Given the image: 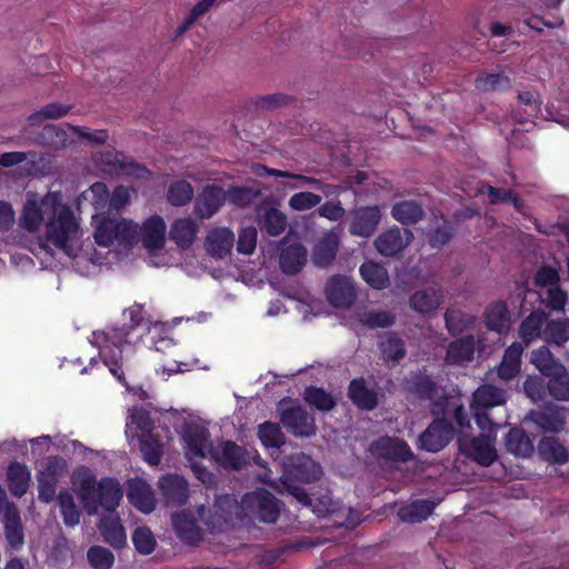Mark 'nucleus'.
I'll use <instances>...</instances> for the list:
<instances>
[{"instance_id": "f257e3e1", "label": "nucleus", "mask_w": 569, "mask_h": 569, "mask_svg": "<svg viewBox=\"0 0 569 569\" xmlns=\"http://www.w3.org/2000/svg\"><path fill=\"white\" fill-rule=\"evenodd\" d=\"M93 239L100 247L117 243L122 249H133L138 243L143 249H163L167 234L164 219L153 214L142 224L123 217H110L104 213L92 217Z\"/></svg>"}, {"instance_id": "f03ea898", "label": "nucleus", "mask_w": 569, "mask_h": 569, "mask_svg": "<svg viewBox=\"0 0 569 569\" xmlns=\"http://www.w3.org/2000/svg\"><path fill=\"white\" fill-rule=\"evenodd\" d=\"M52 210V218L46 224V238L57 249H70L68 242L77 237L79 223L72 209L62 203L58 192H48L38 203L28 199L23 206L19 226L33 233L39 230L43 221V211Z\"/></svg>"}, {"instance_id": "7ed1b4c3", "label": "nucleus", "mask_w": 569, "mask_h": 569, "mask_svg": "<svg viewBox=\"0 0 569 569\" xmlns=\"http://www.w3.org/2000/svg\"><path fill=\"white\" fill-rule=\"evenodd\" d=\"M430 412L435 418L418 437L420 450L437 453L453 440L458 431L450 419L456 422L460 433L472 429L468 412L457 397L439 398L432 403Z\"/></svg>"}, {"instance_id": "20e7f679", "label": "nucleus", "mask_w": 569, "mask_h": 569, "mask_svg": "<svg viewBox=\"0 0 569 569\" xmlns=\"http://www.w3.org/2000/svg\"><path fill=\"white\" fill-rule=\"evenodd\" d=\"M73 483L78 485L77 496L89 516L97 515L99 507L114 513L123 496L118 480L104 477L97 482L96 476L86 467L73 476Z\"/></svg>"}, {"instance_id": "39448f33", "label": "nucleus", "mask_w": 569, "mask_h": 569, "mask_svg": "<svg viewBox=\"0 0 569 569\" xmlns=\"http://www.w3.org/2000/svg\"><path fill=\"white\" fill-rule=\"evenodd\" d=\"M368 452L381 469H391L399 463L413 460L415 455L408 443L397 437L381 436L370 442Z\"/></svg>"}, {"instance_id": "423d86ee", "label": "nucleus", "mask_w": 569, "mask_h": 569, "mask_svg": "<svg viewBox=\"0 0 569 569\" xmlns=\"http://www.w3.org/2000/svg\"><path fill=\"white\" fill-rule=\"evenodd\" d=\"M283 503L267 489L247 492L241 500V509L250 519L264 523H276Z\"/></svg>"}, {"instance_id": "0eeeda50", "label": "nucleus", "mask_w": 569, "mask_h": 569, "mask_svg": "<svg viewBox=\"0 0 569 569\" xmlns=\"http://www.w3.org/2000/svg\"><path fill=\"white\" fill-rule=\"evenodd\" d=\"M280 422L297 438H310L317 432L313 415L290 398H283L278 405Z\"/></svg>"}, {"instance_id": "6e6552de", "label": "nucleus", "mask_w": 569, "mask_h": 569, "mask_svg": "<svg viewBox=\"0 0 569 569\" xmlns=\"http://www.w3.org/2000/svg\"><path fill=\"white\" fill-rule=\"evenodd\" d=\"M321 466L303 452L290 455L283 458L282 485L288 482L313 483L322 476Z\"/></svg>"}, {"instance_id": "1a4fd4ad", "label": "nucleus", "mask_w": 569, "mask_h": 569, "mask_svg": "<svg viewBox=\"0 0 569 569\" xmlns=\"http://www.w3.org/2000/svg\"><path fill=\"white\" fill-rule=\"evenodd\" d=\"M522 422H532L539 431L545 435L551 433L550 436L561 432L567 425L563 408L553 403L529 410Z\"/></svg>"}, {"instance_id": "9d476101", "label": "nucleus", "mask_w": 569, "mask_h": 569, "mask_svg": "<svg viewBox=\"0 0 569 569\" xmlns=\"http://www.w3.org/2000/svg\"><path fill=\"white\" fill-rule=\"evenodd\" d=\"M325 295L330 306L343 310L350 309L358 298L356 283L343 274H333L327 280Z\"/></svg>"}, {"instance_id": "9b49d317", "label": "nucleus", "mask_w": 569, "mask_h": 569, "mask_svg": "<svg viewBox=\"0 0 569 569\" xmlns=\"http://www.w3.org/2000/svg\"><path fill=\"white\" fill-rule=\"evenodd\" d=\"M94 161L103 168L104 171L146 178L150 171L142 163L132 159L128 160L122 152L106 150L93 154Z\"/></svg>"}, {"instance_id": "f8f14e48", "label": "nucleus", "mask_w": 569, "mask_h": 569, "mask_svg": "<svg viewBox=\"0 0 569 569\" xmlns=\"http://www.w3.org/2000/svg\"><path fill=\"white\" fill-rule=\"evenodd\" d=\"M382 218L379 206H360L350 211L348 231L352 236L370 238L377 230Z\"/></svg>"}, {"instance_id": "ddd939ff", "label": "nucleus", "mask_w": 569, "mask_h": 569, "mask_svg": "<svg viewBox=\"0 0 569 569\" xmlns=\"http://www.w3.org/2000/svg\"><path fill=\"white\" fill-rule=\"evenodd\" d=\"M107 254H102L101 251H72L71 254H66V261L71 262L73 269L82 276L96 274L102 270L110 268ZM116 257H120L123 251H112ZM128 251H124L127 253Z\"/></svg>"}, {"instance_id": "4468645a", "label": "nucleus", "mask_w": 569, "mask_h": 569, "mask_svg": "<svg viewBox=\"0 0 569 569\" xmlns=\"http://www.w3.org/2000/svg\"><path fill=\"white\" fill-rule=\"evenodd\" d=\"M227 201V191L218 184H207L194 200L193 213L200 219L213 217Z\"/></svg>"}, {"instance_id": "2eb2a0df", "label": "nucleus", "mask_w": 569, "mask_h": 569, "mask_svg": "<svg viewBox=\"0 0 569 569\" xmlns=\"http://www.w3.org/2000/svg\"><path fill=\"white\" fill-rule=\"evenodd\" d=\"M401 387L407 395L419 401H430L437 395V382L427 375L426 369L410 371L401 381Z\"/></svg>"}, {"instance_id": "dca6fc26", "label": "nucleus", "mask_w": 569, "mask_h": 569, "mask_svg": "<svg viewBox=\"0 0 569 569\" xmlns=\"http://www.w3.org/2000/svg\"><path fill=\"white\" fill-rule=\"evenodd\" d=\"M2 523L8 548L16 551L20 550L24 545V530L20 511L13 502L4 505Z\"/></svg>"}, {"instance_id": "f3484780", "label": "nucleus", "mask_w": 569, "mask_h": 569, "mask_svg": "<svg viewBox=\"0 0 569 569\" xmlns=\"http://www.w3.org/2000/svg\"><path fill=\"white\" fill-rule=\"evenodd\" d=\"M495 439L490 433H481L479 437H473L468 441L466 449L461 439H459V450L468 458L476 461L482 467L491 466L498 458L496 449L488 443Z\"/></svg>"}, {"instance_id": "a211bd4d", "label": "nucleus", "mask_w": 569, "mask_h": 569, "mask_svg": "<svg viewBox=\"0 0 569 569\" xmlns=\"http://www.w3.org/2000/svg\"><path fill=\"white\" fill-rule=\"evenodd\" d=\"M149 263L153 267H182L189 273L196 271L197 268L206 269L207 266L197 259V266H193V251H147Z\"/></svg>"}, {"instance_id": "6ab92c4d", "label": "nucleus", "mask_w": 569, "mask_h": 569, "mask_svg": "<svg viewBox=\"0 0 569 569\" xmlns=\"http://www.w3.org/2000/svg\"><path fill=\"white\" fill-rule=\"evenodd\" d=\"M159 488L167 506L180 507L189 498L188 481L178 475H166L159 480Z\"/></svg>"}, {"instance_id": "aec40b11", "label": "nucleus", "mask_w": 569, "mask_h": 569, "mask_svg": "<svg viewBox=\"0 0 569 569\" xmlns=\"http://www.w3.org/2000/svg\"><path fill=\"white\" fill-rule=\"evenodd\" d=\"M213 457L221 467L231 470H241L250 465L252 458L248 449L230 440L223 442Z\"/></svg>"}, {"instance_id": "412c9836", "label": "nucleus", "mask_w": 569, "mask_h": 569, "mask_svg": "<svg viewBox=\"0 0 569 569\" xmlns=\"http://www.w3.org/2000/svg\"><path fill=\"white\" fill-rule=\"evenodd\" d=\"M172 526L177 537L188 546H198L203 540L197 519L186 511L172 515Z\"/></svg>"}, {"instance_id": "4be33fe9", "label": "nucleus", "mask_w": 569, "mask_h": 569, "mask_svg": "<svg viewBox=\"0 0 569 569\" xmlns=\"http://www.w3.org/2000/svg\"><path fill=\"white\" fill-rule=\"evenodd\" d=\"M98 530L103 541L113 549L119 550L127 545L126 531L117 515H102L98 523Z\"/></svg>"}, {"instance_id": "5701e85b", "label": "nucleus", "mask_w": 569, "mask_h": 569, "mask_svg": "<svg viewBox=\"0 0 569 569\" xmlns=\"http://www.w3.org/2000/svg\"><path fill=\"white\" fill-rule=\"evenodd\" d=\"M127 498L131 505L143 513H150L156 508V499L151 487L141 479L128 480Z\"/></svg>"}, {"instance_id": "b1692460", "label": "nucleus", "mask_w": 569, "mask_h": 569, "mask_svg": "<svg viewBox=\"0 0 569 569\" xmlns=\"http://www.w3.org/2000/svg\"><path fill=\"white\" fill-rule=\"evenodd\" d=\"M538 456L549 465H566L569 462V451L566 446L552 436H543L537 446Z\"/></svg>"}, {"instance_id": "393cba45", "label": "nucleus", "mask_w": 569, "mask_h": 569, "mask_svg": "<svg viewBox=\"0 0 569 569\" xmlns=\"http://www.w3.org/2000/svg\"><path fill=\"white\" fill-rule=\"evenodd\" d=\"M506 450L518 458H530L535 452L532 440L520 427H512L505 436Z\"/></svg>"}, {"instance_id": "a878e982", "label": "nucleus", "mask_w": 569, "mask_h": 569, "mask_svg": "<svg viewBox=\"0 0 569 569\" xmlns=\"http://www.w3.org/2000/svg\"><path fill=\"white\" fill-rule=\"evenodd\" d=\"M413 240V233L408 228L393 226L381 232L373 241L375 249H407Z\"/></svg>"}, {"instance_id": "bb28decb", "label": "nucleus", "mask_w": 569, "mask_h": 569, "mask_svg": "<svg viewBox=\"0 0 569 569\" xmlns=\"http://www.w3.org/2000/svg\"><path fill=\"white\" fill-rule=\"evenodd\" d=\"M508 396L505 389L486 383L478 387L471 398L470 408L480 407L489 409L507 402Z\"/></svg>"}, {"instance_id": "cd10ccee", "label": "nucleus", "mask_w": 569, "mask_h": 569, "mask_svg": "<svg viewBox=\"0 0 569 569\" xmlns=\"http://www.w3.org/2000/svg\"><path fill=\"white\" fill-rule=\"evenodd\" d=\"M199 227L191 218L176 219L169 230V239L173 241L179 249H188L194 241Z\"/></svg>"}, {"instance_id": "c85d7f7f", "label": "nucleus", "mask_w": 569, "mask_h": 569, "mask_svg": "<svg viewBox=\"0 0 569 569\" xmlns=\"http://www.w3.org/2000/svg\"><path fill=\"white\" fill-rule=\"evenodd\" d=\"M391 217L405 227L415 226L425 217L422 206L416 200H402L391 207Z\"/></svg>"}, {"instance_id": "c756f323", "label": "nucleus", "mask_w": 569, "mask_h": 569, "mask_svg": "<svg viewBox=\"0 0 569 569\" xmlns=\"http://www.w3.org/2000/svg\"><path fill=\"white\" fill-rule=\"evenodd\" d=\"M382 359L386 362L399 363L407 355L406 345L396 331H388L379 342Z\"/></svg>"}, {"instance_id": "7c9ffc66", "label": "nucleus", "mask_w": 569, "mask_h": 569, "mask_svg": "<svg viewBox=\"0 0 569 569\" xmlns=\"http://www.w3.org/2000/svg\"><path fill=\"white\" fill-rule=\"evenodd\" d=\"M348 396L361 410H373L378 406L377 392L367 388L363 379H353L350 382Z\"/></svg>"}, {"instance_id": "2f4dec72", "label": "nucleus", "mask_w": 569, "mask_h": 569, "mask_svg": "<svg viewBox=\"0 0 569 569\" xmlns=\"http://www.w3.org/2000/svg\"><path fill=\"white\" fill-rule=\"evenodd\" d=\"M456 232L455 224L443 217L436 218L427 231V239L431 248L441 249L450 242Z\"/></svg>"}, {"instance_id": "473e14b6", "label": "nucleus", "mask_w": 569, "mask_h": 569, "mask_svg": "<svg viewBox=\"0 0 569 569\" xmlns=\"http://www.w3.org/2000/svg\"><path fill=\"white\" fill-rule=\"evenodd\" d=\"M485 323L489 330L501 333L510 325V312L505 301H496L488 306L485 311Z\"/></svg>"}, {"instance_id": "72a5a7b5", "label": "nucleus", "mask_w": 569, "mask_h": 569, "mask_svg": "<svg viewBox=\"0 0 569 569\" xmlns=\"http://www.w3.org/2000/svg\"><path fill=\"white\" fill-rule=\"evenodd\" d=\"M441 303V295L433 288H426L416 291L409 299V306L418 313H428Z\"/></svg>"}, {"instance_id": "f704fd0d", "label": "nucleus", "mask_w": 569, "mask_h": 569, "mask_svg": "<svg viewBox=\"0 0 569 569\" xmlns=\"http://www.w3.org/2000/svg\"><path fill=\"white\" fill-rule=\"evenodd\" d=\"M8 487L12 496L22 497L29 487L30 473L27 467L14 461L11 462L8 472Z\"/></svg>"}, {"instance_id": "c9c22d12", "label": "nucleus", "mask_w": 569, "mask_h": 569, "mask_svg": "<svg viewBox=\"0 0 569 569\" xmlns=\"http://www.w3.org/2000/svg\"><path fill=\"white\" fill-rule=\"evenodd\" d=\"M436 505L430 500H416L398 511L399 518L409 523H419L426 520L433 511Z\"/></svg>"}, {"instance_id": "e433bc0d", "label": "nucleus", "mask_w": 569, "mask_h": 569, "mask_svg": "<svg viewBox=\"0 0 569 569\" xmlns=\"http://www.w3.org/2000/svg\"><path fill=\"white\" fill-rule=\"evenodd\" d=\"M139 450L144 461L150 466H158L163 455V443L152 432L141 433L139 436Z\"/></svg>"}, {"instance_id": "4c0bfd02", "label": "nucleus", "mask_w": 569, "mask_h": 569, "mask_svg": "<svg viewBox=\"0 0 569 569\" xmlns=\"http://www.w3.org/2000/svg\"><path fill=\"white\" fill-rule=\"evenodd\" d=\"M194 196V189L190 182L180 179L172 181L167 189V201L172 207L187 206Z\"/></svg>"}, {"instance_id": "58836bf2", "label": "nucleus", "mask_w": 569, "mask_h": 569, "mask_svg": "<svg viewBox=\"0 0 569 569\" xmlns=\"http://www.w3.org/2000/svg\"><path fill=\"white\" fill-rule=\"evenodd\" d=\"M34 140L40 146L58 150L68 144L69 137L64 129L54 124H46Z\"/></svg>"}, {"instance_id": "ea45409f", "label": "nucleus", "mask_w": 569, "mask_h": 569, "mask_svg": "<svg viewBox=\"0 0 569 569\" xmlns=\"http://www.w3.org/2000/svg\"><path fill=\"white\" fill-rule=\"evenodd\" d=\"M547 389L549 395L560 401L569 400V372L567 368L558 367V370L548 376Z\"/></svg>"}, {"instance_id": "a19ab883", "label": "nucleus", "mask_w": 569, "mask_h": 569, "mask_svg": "<svg viewBox=\"0 0 569 569\" xmlns=\"http://www.w3.org/2000/svg\"><path fill=\"white\" fill-rule=\"evenodd\" d=\"M198 520L202 522L210 533H220L228 523V517L216 507L214 509L200 505L197 508Z\"/></svg>"}, {"instance_id": "79ce46f5", "label": "nucleus", "mask_w": 569, "mask_h": 569, "mask_svg": "<svg viewBox=\"0 0 569 569\" xmlns=\"http://www.w3.org/2000/svg\"><path fill=\"white\" fill-rule=\"evenodd\" d=\"M475 353V339L468 336L452 341L447 350V358L455 365L471 361Z\"/></svg>"}, {"instance_id": "37998d69", "label": "nucleus", "mask_w": 569, "mask_h": 569, "mask_svg": "<svg viewBox=\"0 0 569 569\" xmlns=\"http://www.w3.org/2000/svg\"><path fill=\"white\" fill-rule=\"evenodd\" d=\"M257 435L266 448L280 449L287 440L280 425L272 421L260 423Z\"/></svg>"}, {"instance_id": "c03bdc74", "label": "nucleus", "mask_w": 569, "mask_h": 569, "mask_svg": "<svg viewBox=\"0 0 569 569\" xmlns=\"http://www.w3.org/2000/svg\"><path fill=\"white\" fill-rule=\"evenodd\" d=\"M548 321V316L542 310L532 311L520 325V335L526 343L542 335L541 329Z\"/></svg>"}, {"instance_id": "a18cd8bd", "label": "nucleus", "mask_w": 569, "mask_h": 569, "mask_svg": "<svg viewBox=\"0 0 569 569\" xmlns=\"http://www.w3.org/2000/svg\"><path fill=\"white\" fill-rule=\"evenodd\" d=\"M542 336L547 343L563 346L569 341V319L548 320Z\"/></svg>"}, {"instance_id": "49530a36", "label": "nucleus", "mask_w": 569, "mask_h": 569, "mask_svg": "<svg viewBox=\"0 0 569 569\" xmlns=\"http://www.w3.org/2000/svg\"><path fill=\"white\" fill-rule=\"evenodd\" d=\"M363 280L375 289H385L389 286V276L385 267L373 261H367L360 267Z\"/></svg>"}, {"instance_id": "de8ad7c7", "label": "nucleus", "mask_w": 569, "mask_h": 569, "mask_svg": "<svg viewBox=\"0 0 569 569\" xmlns=\"http://www.w3.org/2000/svg\"><path fill=\"white\" fill-rule=\"evenodd\" d=\"M530 361L546 377L557 371L558 367H563V365L553 357L547 346H541L540 348L532 350Z\"/></svg>"}, {"instance_id": "09e8293b", "label": "nucleus", "mask_w": 569, "mask_h": 569, "mask_svg": "<svg viewBox=\"0 0 569 569\" xmlns=\"http://www.w3.org/2000/svg\"><path fill=\"white\" fill-rule=\"evenodd\" d=\"M303 398L306 402L323 412L330 411L337 406L336 398L320 387H307L303 392Z\"/></svg>"}, {"instance_id": "8fccbe9b", "label": "nucleus", "mask_w": 569, "mask_h": 569, "mask_svg": "<svg viewBox=\"0 0 569 569\" xmlns=\"http://www.w3.org/2000/svg\"><path fill=\"white\" fill-rule=\"evenodd\" d=\"M234 233L227 227H214L209 230L204 246L206 249H233Z\"/></svg>"}, {"instance_id": "3c124183", "label": "nucleus", "mask_w": 569, "mask_h": 569, "mask_svg": "<svg viewBox=\"0 0 569 569\" xmlns=\"http://www.w3.org/2000/svg\"><path fill=\"white\" fill-rule=\"evenodd\" d=\"M279 266L283 273L296 276L307 262L308 251H278Z\"/></svg>"}, {"instance_id": "603ef678", "label": "nucleus", "mask_w": 569, "mask_h": 569, "mask_svg": "<svg viewBox=\"0 0 569 569\" xmlns=\"http://www.w3.org/2000/svg\"><path fill=\"white\" fill-rule=\"evenodd\" d=\"M475 86L485 92L508 90L511 87V80L503 73H483L476 78Z\"/></svg>"}, {"instance_id": "864d4df0", "label": "nucleus", "mask_w": 569, "mask_h": 569, "mask_svg": "<svg viewBox=\"0 0 569 569\" xmlns=\"http://www.w3.org/2000/svg\"><path fill=\"white\" fill-rule=\"evenodd\" d=\"M518 101L521 106L525 107L523 112L526 116L520 114V111H517L513 114L516 121L520 123L532 122L531 119L537 118L541 111L540 102L537 100L536 96L530 91H520L518 93Z\"/></svg>"}, {"instance_id": "5fc2aeb1", "label": "nucleus", "mask_w": 569, "mask_h": 569, "mask_svg": "<svg viewBox=\"0 0 569 569\" xmlns=\"http://www.w3.org/2000/svg\"><path fill=\"white\" fill-rule=\"evenodd\" d=\"M359 321L369 329L390 328L396 322V316L387 310H369L359 313Z\"/></svg>"}, {"instance_id": "6e6d98bb", "label": "nucleus", "mask_w": 569, "mask_h": 569, "mask_svg": "<svg viewBox=\"0 0 569 569\" xmlns=\"http://www.w3.org/2000/svg\"><path fill=\"white\" fill-rule=\"evenodd\" d=\"M63 522L68 527H74L80 521V511L78 510L73 496L67 491H60L57 496Z\"/></svg>"}, {"instance_id": "4d7b16f0", "label": "nucleus", "mask_w": 569, "mask_h": 569, "mask_svg": "<svg viewBox=\"0 0 569 569\" xmlns=\"http://www.w3.org/2000/svg\"><path fill=\"white\" fill-rule=\"evenodd\" d=\"M287 216L277 208H270L263 216V229L271 237L282 234L287 228Z\"/></svg>"}, {"instance_id": "13d9d810", "label": "nucleus", "mask_w": 569, "mask_h": 569, "mask_svg": "<svg viewBox=\"0 0 569 569\" xmlns=\"http://www.w3.org/2000/svg\"><path fill=\"white\" fill-rule=\"evenodd\" d=\"M70 106H63L58 102L49 103L40 110L31 113L27 120L30 126L40 123L43 119H59L70 111Z\"/></svg>"}, {"instance_id": "bf43d9fd", "label": "nucleus", "mask_w": 569, "mask_h": 569, "mask_svg": "<svg viewBox=\"0 0 569 569\" xmlns=\"http://www.w3.org/2000/svg\"><path fill=\"white\" fill-rule=\"evenodd\" d=\"M87 559L93 569H110L114 563L113 553L102 546L90 547L87 551Z\"/></svg>"}, {"instance_id": "052dcab7", "label": "nucleus", "mask_w": 569, "mask_h": 569, "mask_svg": "<svg viewBox=\"0 0 569 569\" xmlns=\"http://www.w3.org/2000/svg\"><path fill=\"white\" fill-rule=\"evenodd\" d=\"M132 542L136 550L140 555L144 556L152 553L157 546L152 531L146 526L134 529L132 533Z\"/></svg>"}, {"instance_id": "680f3d73", "label": "nucleus", "mask_w": 569, "mask_h": 569, "mask_svg": "<svg viewBox=\"0 0 569 569\" xmlns=\"http://www.w3.org/2000/svg\"><path fill=\"white\" fill-rule=\"evenodd\" d=\"M38 260L40 269H56L59 264L67 263L66 254H71L72 251H31Z\"/></svg>"}, {"instance_id": "e2e57ef3", "label": "nucleus", "mask_w": 569, "mask_h": 569, "mask_svg": "<svg viewBox=\"0 0 569 569\" xmlns=\"http://www.w3.org/2000/svg\"><path fill=\"white\" fill-rule=\"evenodd\" d=\"M321 200L322 197L317 193L301 191L290 197L289 207L296 211H305L318 206Z\"/></svg>"}, {"instance_id": "0e129e2a", "label": "nucleus", "mask_w": 569, "mask_h": 569, "mask_svg": "<svg viewBox=\"0 0 569 569\" xmlns=\"http://www.w3.org/2000/svg\"><path fill=\"white\" fill-rule=\"evenodd\" d=\"M257 196L258 192L248 187H231L227 191V200L240 208L251 204Z\"/></svg>"}, {"instance_id": "69168bd1", "label": "nucleus", "mask_w": 569, "mask_h": 569, "mask_svg": "<svg viewBox=\"0 0 569 569\" xmlns=\"http://www.w3.org/2000/svg\"><path fill=\"white\" fill-rule=\"evenodd\" d=\"M38 481V498L43 502H50L53 500L56 495V487L58 483V479L52 476H46L41 472L37 475Z\"/></svg>"}, {"instance_id": "338daca9", "label": "nucleus", "mask_w": 569, "mask_h": 569, "mask_svg": "<svg viewBox=\"0 0 569 569\" xmlns=\"http://www.w3.org/2000/svg\"><path fill=\"white\" fill-rule=\"evenodd\" d=\"M292 101V98L284 93H272L257 97L253 101L257 109L273 110L280 106H286Z\"/></svg>"}, {"instance_id": "774afa93", "label": "nucleus", "mask_w": 569, "mask_h": 569, "mask_svg": "<svg viewBox=\"0 0 569 569\" xmlns=\"http://www.w3.org/2000/svg\"><path fill=\"white\" fill-rule=\"evenodd\" d=\"M129 412L131 422L137 426L141 433L152 432L154 422L148 410L144 408H133Z\"/></svg>"}]
</instances>
